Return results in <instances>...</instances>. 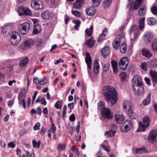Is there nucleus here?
Returning <instances> with one entry per match:
<instances>
[{
  "instance_id": "f257e3e1",
  "label": "nucleus",
  "mask_w": 157,
  "mask_h": 157,
  "mask_svg": "<svg viewBox=\"0 0 157 157\" xmlns=\"http://www.w3.org/2000/svg\"><path fill=\"white\" fill-rule=\"evenodd\" d=\"M103 92L105 100L111 105L115 104L117 100V92L114 87L107 86L103 88Z\"/></svg>"
},
{
  "instance_id": "f03ea898",
  "label": "nucleus",
  "mask_w": 157,
  "mask_h": 157,
  "mask_svg": "<svg viewBox=\"0 0 157 157\" xmlns=\"http://www.w3.org/2000/svg\"><path fill=\"white\" fill-rule=\"evenodd\" d=\"M132 86L134 90L136 91L138 95H142L144 92V88L142 79L138 75L135 76L133 78Z\"/></svg>"
},
{
  "instance_id": "7ed1b4c3",
  "label": "nucleus",
  "mask_w": 157,
  "mask_h": 157,
  "mask_svg": "<svg viewBox=\"0 0 157 157\" xmlns=\"http://www.w3.org/2000/svg\"><path fill=\"white\" fill-rule=\"evenodd\" d=\"M19 32L22 35H25L28 33L31 29L30 23L28 22H25L20 24L18 27Z\"/></svg>"
},
{
  "instance_id": "20e7f679",
  "label": "nucleus",
  "mask_w": 157,
  "mask_h": 157,
  "mask_svg": "<svg viewBox=\"0 0 157 157\" xmlns=\"http://www.w3.org/2000/svg\"><path fill=\"white\" fill-rule=\"evenodd\" d=\"M150 122V118L146 116L143 118V122H140L139 123V128L140 131H144L145 129L148 127Z\"/></svg>"
},
{
  "instance_id": "39448f33",
  "label": "nucleus",
  "mask_w": 157,
  "mask_h": 157,
  "mask_svg": "<svg viewBox=\"0 0 157 157\" xmlns=\"http://www.w3.org/2000/svg\"><path fill=\"white\" fill-rule=\"evenodd\" d=\"M21 40V37L19 33L15 31H13L10 40L12 44L16 45L19 43Z\"/></svg>"
},
{
  "instance_id": "423d86ee",
  "label": "nucleus",
  "mask_w": 157,
  "mask_h": 157,
  "mask_svg": "<svg viewBox=\"0 0 157 157\" xmlns=\"http://www.w3.org/2000/svg\"><path fill=\"white\" fill-rule=\"evenodd\" d=\"M128 64V59L127 57H124L121 59L118 62L120 68L122 70L126 69Z\"/></svg>"
},
{
  "instance_id": "0eeeda50",
  "label": "nucleus",
  "mask_w": 157,
  "mask_h": 157,
  "mask_svg": "<svg viewBox=\"0 0 157 157\" xmlns=\"http://www.w3.org/2000/svg\"><path fill=\"white\" fill-rule=\"evenodd\" d=\"M13 26L11 24L8 23L5 24L2 28V32L5 36H8L10 34L11 29Z\"/></svg>"
},
{
  "instance_id": "6e6552de",
  "label": "nucleus",
  "mask_w": 157,
  "mask_h": 157,
  "mask_svg": "<svg viewBox=\"0 0 157 157\" xmlns=\"http://www.w3.org/2000/svg\"><path fill=\"white\" fill-rule=\"evenodd\" d=\"M130 35L132 39L137 37L139 35V31L137 27L136 26H132L130 29Z\"/></svg>"
},
{
  "instance_id": "1a4fd4ad",
  "label": "nucleus",
  "mask_w": 157,
  "mask_h": 157,
  "mask_svg": "<svg viewBox=\"0 0 157 157\" xmlns=\"http://www.w3.org/2000/svg\"><path fill=\"white\" fill-rule=\"evenodd\" d=\"M101 115L103 117L108 119H111L113 117L110 110L106 108H102Z\"/></svg>"
},
{
  "instance_id": "9d476101",
  "label": "nucleus",
  "mask_w": 157,
  "mask_h": 157,
  "mask_svg": "<svg viewBox=\"0 0 157 157\" xmlns=\"http://www.w3.org/2000/svg\"><path fill=\"white\" fill-rule=\"evenodd\" d=\"M31 5L36 10L42 9L43 8V4L42 2L35 0L32 1Z\"/></svg>"
},
{
  "instance_id": "9b49d317",
  "label": "nucleus",
  "mask_w": 157,
  "mask_h": 157,
  "mask_svg": "<svg viewBox=\"0 0 157 157\" xmlns=\"http://www.w3.org/2000/svg\"><path fill=\"white\" fill-rule=\"evenodd\" d=\"M25 94L24 93L20 92L18 97L19 104L22 105L24 109L25 108Z\"/></svg>"
},
{
  "instance_id": "f8f14e48",
  "label": "nucleus",
  "mask_w": 157,
  "mask_h": 157,
  "mask_svg": "<svg viewBox=\"0 0 157 157\" xmlns=\"http://www.w3.org/2000/svg\"><path fill=\"white\" fill-rule=\"evenodd\" d=\"M157 135V131L152 130L150 132L148 137V140L151 143H153L155 140Z\"/></svg>"
},
{
  "instance_id": "ddd939ff",
  "label": "nucleus",
  "mask_w": 157,
  "mask_h": 157,
  "mask_svg": "<svg viewBox=\"0 0 157 157\" xmlns=\"http://www.w3.org/2000/svg\"><path fill=\"white\" fill-rule=\"evenodd\" d=\"M85 60L88 68L89 70H91V69L92 59L90 53L88 52L86 53Z\"/></svg>"
},
{
  "instance_id": "4468645a",
  "label": "nucleus",
  "mask_w": 157,
  "mask_h": 157,
  "mask_svg": "<svg viewBox=\"0 0 157 157\" xmlns=\"http://www.w3.org/2000/svg\"><path fill=\"white\" fill-rule=\"evenodd\" d=\"M153 35L152 33H146L144 36V39L146 43H150L153 38Z\"/></svg>"
},
{
  "instance_id": "2eb2a0df",
  "label": "nucleus",
  "mask_w": 157,
  "mask_h": 157,
  "mask_svg": "<svg viewBox=\"0 0 157 157\" xmlns=\"http://www.w3.org/2000/svg\"><path fill=\"white\" fill-rule=\"evenodd\" d=\"M125 27L124 25H122L120 27L119 29V30L117 31V37H119L121 39H123L124 38L125 36V33L124 32L123 30Z\"/></svg>"
},
{
  "instance_id": "dca6fc26",
  "label": "nucleus",
  "mask_w": 157,
  "mask_h": 157,
  "mask_svg": "<svg viewBox=\"0 0 157 157\" xmlns=\"http://www.w3.org/2000/svg\"><path fill=\"white\" fill-rule=\"evenodd\" d=\"M119 37H116L113 41L112 44L113 48L116 49H118L120 44L121 40Z\"/></svg>"
},
{
  "instance_id": "f3484780",
  "label": "nucleus",
  "mask_w": 157,
  "mask_h": 157,
  "mask_svg": "<svg viewBox=\"0 0 157 157\" xmlns=\"http://www.w3.org/2000/svg\"><path fill=\"white\" fill-rule=\"evenodd\" d=\"M53 14L48 11H45L41 14L42 18L44 19H50L52 18Z\"/></svg>"
},
{
  "instance_id": "a211bd4d",
  "label": "nucleus",
  "mask_w": 157,
  "mask_h": 157,
  "mask_svg": "<svg viewBox=\"0 0 157 157\" xmlns=\"http://www.w3.org/2000/svg\"><path fill=\"white\" fill-rule=\"evenodd\" d=\"M110 51L109 47H105L102 49L101 51V53L104 57L106 58V56H109L110 54Z\"/></svg>"
},
{
  "instance_id": "6ab92c4d",
  "label": "nucleus",
  "mask_w": 157,
  "mask_h": 157,
  "mask_svg": "<svg viewBox=\"0 0 157 157\" xmlns=\"http://www.w3.org/2000/svg\"><path fill=\"white\" fill-rule=\"evenodd\" d=\"M108 33L107 29L105 28L103 31L102 33L100 34L98 37L97 41L101 42L105 39V36Z\"/></svg>"
},
{
  "instance_id": "aec40b11",
  "label": "nucleus",
  "mask_w": 157,
  "mask_h": 157,
  "mask_svg": "<svg viewBox=\"0 0 157 157\" xmlns=\"http://www.w3.org/2000/svg\"><path fill=\"white\" fill-rule=\"evenodd\" d=\"M41 30V28L39 25L37 23H34L33 30V34H36L39 33Z\"/></svg>"
},
{
  "instance_id": "412c9836",
  "label": "nucleus",
  "mask_w": 157,
  "mask_h": 157,
  "mask_svg": "<svg viewBox=\"0 0 157 157\" xmlns=\"http://www.w3.org/2000/svg\"><path fill=\"white\" fill-rule=\"evenodd\" d=\"M34 43V41L32 39H28L24 43V47L25 49L29 48Z\"/></svg>"
},
{
  "instance_id": "4be33fe9",
  "label": "nucleus",
  "mask_w": 157,
  "mask_h": 157,
  "mask_svg": "<svg viewBox=\"0 0 157 157\" xmlns=\"http://www.w3.org/2000/svg\"><path fill=\"white\" fill-rule=\"evenodd\" d=\"M94 7L93 6L88 8L86 10V13L88 15L91 16L95 13L96 10Z\"/></svg>"
},
{
  "instance_id": "5701e85b",
  "label": "nucleus",
  "mask_w": 157,
  "mask_h": 157,
  "mask_svg": "<svg viewBox=\"0 0 157 157\" xmlns=\"http://www.w3.org/2000/svg\"><path fill=\"white\" fill-rule=\"evenodd\" d=\"M142 53L143 55L147 58L150 57L152 55L150 52L147 49L144 48L142 50Z\"/></svg>"
},
{
  "instance_id": "b1692460",
  "label": "nucleus",
  "mask_w": 157,
  "mask_h": 157,
  "mask_svg": "<svg viewBox=\"0 0 157 157\" xmlns=\"http://www.w3.org/2000/svg\"><path fill=\"white\" fill-rule=\"evenodd\" d=\"M116 122L119 124L122 123L124 121V118L120 115H116L115 117Z\"/></svg>"
},
{
  "instance_id": "393cba45",
  "label": "nucleus",
  "mask_w": 157,
  "mask_h": 157,
  "mask_svg": "<svg viewBox=\"0 0 157 157\" xmlns=\"http://www.w3.org/2000/svg\"><path fill=\"white\" fill-rule=\"evenodd\" d=\"M113 72L114 73H117L118 71L117 66V62L116 61L113 60L111 62Z\"/></svg>"
},
{
  "instance_id": "a878e982",
  "label": "nucleus",
  "mask_w": 157,
  "mask_h": 157,
  "mask_svg": "<svg viewBox=\"0 0 157 157\" xmlns=\"http://www.w3.org/2000/svg\"><path fill=\"white\" fill-rule=\"evenodd\" d=\"M145 18V17H143L139 19V29L141 31L143 30L144 28V21Z\"/></svg>"
},
{
  "instance_id": "bb28decb",
  "label": "nucleus",
  "mask_w": 157,
  "mask_h": 157,
  "mask_svg": "<svg viewBox=\"0 0 157 157\" xmlns=\"http://www.w3.org/2000/svg\"><path fill=\"white\" fill-rule=\"evenodd\" d=\"M144 0H136L133 7V9H137L142 4Z\"/></svg>"
},
{
  "instance_id": "cd10ccee",
  "label": "nucleus",
  "mask_w": 157,
  "mask_h": 157,
  "mask_svg": "<svg viewBox=\"0 0 157 157\" xmlns=\"http://www.w3.org/2000/svg\"><path fill=\"white\" fill-rule=\"evenodd\" d=\"M127 50V45L125 42H123L121 44L120 48V51L122 53H125Z\"/></svg>"
},
{
  "instance_id": "c85d7f7f",
  "label": "nucleus",
  "mask_w": 157,
  "mask_h": 157,
  "mask_svg": "<svg viewBox=\"0 0 157 157\" xmlns=\"http://www.w3.org/2000/svg\"><path fill=\"white\" fill-rule=\"evenodd\" d=\"M150 74L152 77L153 81L156 83L157 82V72L155 70H151Z\"/></svg>"
},
{
  "instance_id": "c756f323",
  "label": "nucleus",
  "mask_w": 157,
  "mask_h": 157,
  "mask_svg": "<svg viewBox=\"0 0 157 157\" xmlns=\"http://www.w3.org/2000/svg\"><path fill=\"white\" fill-rule=\"evenodd\" d=\"M95 42V41L94 39L91 37L90 39L86 40L85 44L88 47L91 48L93 46Z\"/></svg>"
},
{
  "instance_id": "7c9ffc66",
  "label": "nucleus",
  "mask_w": 157,
  "mask_h": 157,
  "mask_svg": "<svg viewBox=\"0 0 157 157\" xmlns=\"http://www.w3.org/2000/svg\"><path fill=\"white\" fill-rule=\"evenodd\" d=\"M146 8L144 6L139 9L138 12L140 16H143L146 14Z\"/></svg>"
},
{
  "instance_id": "2f4dec72",
  "label": "nucleus",
  "mask_w": 157,
  "mask_h": 157,
  "mask_svg": "<svg viewBox=\"0 0 157 157\" xmlns=\"http://www.w3.org/2000/svg\"><path fill=\"white\" fill-rule=\"evenodd\" d=\"M98 61L96 60L94 63V71L95 74H97L99 72V66L98 64Z\"/></svg>"
},
{
  "instance_id": "473e14b6",
  "label": "nucleus",
  "mask_w": 157,
  "mask_h": 157,
  "mask_svg": "<svg viewBox=\"0 0 157 157\" xmlns=\"http://www.w3.org/2000/svg\"><path fill=\"white\" fill-rule=\"evenodd\" d=\"M28 58L22 59L20 62V65L21 67H23L27 65L28 63Z\"/></svg>"
},
{
  "instance_id": "72a5a7b5",
  "label": "nucleus",
  "mask_w": 157,
  "mask_h": 157,
  "mask_svg": "<svg viewBox=\"0 0 157 157\" xmlns=\"http://www.w3.org/2000/svg\"><path fill=\"white\" fill-rule=\"evenodd\" d=\"M128 114L129 117L132 119H135L136 117V114L131 109H129Z\"/></svg>"
},
{
  "instance_id": "f704fd0d",
  "label": "nucleus",
  "mask_w": 157,
  "mask_h": 157,
  "mask_svg": "<svg viewBox=\"0 0 157 157\" xmlns=\"http://www.w3.org/2000/svg\"><path fill=\"white\" fill-rule=\"evenodd\" d=\"M151 94L149 93L146 98L143 101V104L144 105H146L149 104L151 99Z\"/></svg>"
},
{
  "instance_id": "c9c22d12",
  "label": "nucleus",
  "mask_w": 157,
  "mask_h": 157,
  "mask_svg": "<svg viewBox=\"0 0 157 157\" xmlns=\"http://www.w3.org/2000/svg\"><path fill=\"white\" fill-rule=\"evenodd\" d=\"M151 47L154 51L157 52V38L155 39L152 42Z\"/></svg>"
},
{
  "instance_id": "e433bc0d",
  "label": "nucleus",
  "mask_w": 157,
  "mask_h": 157,
  "mask_svg": "<svg viewBox=\"0 0 157 157\" xmlns=\"http://www.w3.org/2000/svg\"><path fill=\"white\" fill-rule=\"evenodd\" d=\"M25 8L23 6L19 7L17 11L20 16L24 15Z\"/></svg>"
},
{
  "instance_id": "4c0bfd02",
  "label": "nucleus",
  "mask_w": 157,
  "mask_h": 157,
  "mask_svg": "<svg viewBox=\"0 0 157 157\" xmlns=\"http://www.w3.org/2000/svg\"><path fill=\"white\" fill-rule=\"evenodd\" d=\"M156 23L155 19L153 17H149L147 20V23L150 25H154Z\"/></svg>"
},
{
  "instance_id": "58836bf2",
  "label": "nucleus",
  "mask_w": 157,
  "mask_h": 157,
  "mask_svg": "<svg viewBox=\"0 0 157 157\" xmlns=\"http://www.w3.org/2000/svg\"><path fill=\"white\" fill-rule=\"evenodd\" d=\"M93 30L92 26H90V28H87L85 30V33L86 35L89 36H91Z\"/></svg>"
},
{
  "instance_id": "ea45409f",
  "label": "nucleus",
  "mask_w": 157,
  "mask_h": 157,
  "mask_svg": "<svg viewBox=\"0 0 157 157\" xmlns=\"http://www.w3.org/2000/svg\"><path fill=\"white\" fill-rule=\"evenodd\" d=\"M136 152L137 153L142 154L143 153H147L148 152L144 147H142L137 149L136 150Z\"/></svg>"
},
{
  "instance_id": "a19ab883",
  "label": "nucleus",
  "mask_w": 157,
  "mask_h": 157,
  "mask_svg": "<svg viewBox=\"0 0 157 157\" xmlns=\"http://www.w3.org/2000/svg\"><path fill=\"white\" fill-rule=\"evenodd\" d=\"M123 107L124 109H127L128 111L129 109H131V106L130 103L127 101L123 103Z\"/></svg>"
},
{
  "instance_id": "79ce46f5",
  "label": "nucleus",
  "mask_w": 157,
  "mask_h": 157,
  "mask_svg": "<svg viewBox=\"0 0 157 157\" xmlns=\"http://www.w3.org/2000/svg\"><path fill=\"white\" fill-rule=\"evenodd\" d=\"M33 146L34 148H39L40 145V141L39 140L37 142L34 140H33L32 141Z\"/></svg>"
},
{
  "instance_id": "37998d69",
  "label": "nucleus",
  "mask_w": 157,
  "mask_h": 157,
  "mask_svg": "<svg viewBox=\"0 0 157 157\" xmlns=\"http://www.w3.org/2000/svg\"><path fill=\"white\" fill-rule=\"evenodd\" d=\"M130 127L127 124L124 126H122L121 127V131L123 132H126L130 129Z\"/></svg>"
},
{
  "instance_id": "c03bdc74",
  "label": "nucleus",
  "mask_w": 157,
  "mask_h": 157,
  "mask_svg": "<svg viewBox=\"0 0 157 157\" xmlns=\"http://www.w3.org/2000/svg\"><path fill=\"white\" fill-rule=\"evenodd\" d=\"M34 43H35L36 46L38 47L42 46L43 44L42 40L40 38H37L36 41H34Z\"/></svg>"
},
{
  "instance_id": "a18cd8bd",
  "label": "nucleus",
  "mask_w": 157,
  "mask_h": 157,
  "mask_svg": "<svg viewBox=\"0 0 157 157\" xmlns=\"http://www.w3.org/2000/svg\"><path fill=\"white\" fill-rule=\"evenodd\" d=\"M62 100L58 101L55 104V107L57 109H61L62 106Z\"/></svg>"
},
{
  "instance_id": "49530a36",
  "label": "nucleus",
  "mask_w": 157,
  "mask_h": 157,
  "mask_svg": "<svg viewBox=\"0 0 157 157\" xmlns=\"http://www.w3.org/2000/svg\"><path fill=\"white\" fill-rule=\"evenodd\" d=\"M115 133V131H110L109 132H107L105 133V135L107 137H112L114 136Z\"/></svg>"
},
{
  "instance_id": "de8ad7c7",
  "label": "nucleus",
  "mask_w": 157,
  "mask_h": 157,
  "mask_svg": "<svg viewBox=\"0 0 157 157\" xmlns=\"http://www.w3.org/2000/svg\"><path fill=\"white\" fill-rule=\"evenodd\" d=\"M101 0H92V3L94 6H98Z\"/></svg>"
},
{
  "instance_id": "09e8293b",
  "label": "nucleus",
  "mask_w": 157,
  "mask_h": 157,
  "mask_svg": "<svg viewBox=\"0 0 157 157\" xmlns=\"http://www.w3.org/2000/svg\"><path fill=\"white\" fill-rule=\"evenodd\" d=\"M151 67L152 68H154L157 66V59H155L152 60L150 63Z\"/></svg>"
},
{
  "instance_id": "8fccbe9b",
  "label": "nucleus",
  "mask_w": 157,
  "mask_h": 157,
  "mask_svg": "<svg viewBox=\"0 0 157 157\" xmlns=\"http://www.w3.org/2000/svg\"><path fill=\"white\" fill-rule=\"evenodd\" d=\"M24 13V15L31 16L32 15L31 11L29 9V8L27 7L25 8Z\"/></svg>"
},
{
  "instance_id": "3c124183",
  "label": "nucleus",
  "mask_w": 157,
  "mask_h": 157,
  "mask_svg": "<svg viewBox=\"0 0 157 157\" xmlns=\"http://www.w3.org/2000/svg\"><path fill=\"white\" fill-rule=\"evenodd\" d=\"M82 4L76 1L73 4L74 7L76 9H79L81 8Z\"/></svg>"
},
{
  "instance_id": "603ef678",
  "label": "nucleus",
  "mask_w": 157,
  "mask_h": 157,
  "mask_svg": "<svg viewBox=\"0 0 157 157\" xmlns=\"http://www.w3.org/2000/svg\"><path fill=\"white\" fill-rule=\"evenodd\" d=\"M105 103L102 101H100L98 103V109H101L102 110V108H105Z\"/></svg>"
},
{
  "instance_id": "864d4df0",
  "label": "nucleus",
  "mask_w": 157,
  "mask_h": 157,
  "mask_svg": "<svg viewBox=\"0 0 157 157\" xmlns=\"http://www.w3.org/2000/svg\"><path fill=\"white\" fill-rule=\"evenodd\" d=\"M112 0H106L104 3V6L105 8L109 6Z\"/></svg>"
},
{
  "instance_id": "5fc2aeb1",
  "label": "nucleus",
  "mask_w": 157,
  "mask_h": 157,
  "mask_svg": "<svg viewBox=\"0 0 157 157\" xmlns=\"http://www.w3.org/2000/svg\"><path fill=\"white\" fill-rule=\"evenodd\" d=\"M47 82V80L46 77L44 76L43 79L39 80V83L41 85H43L46 83Z\"/></svg>"
},
{
  "instance_id": "6e6d98bb",
  "label": "nucleus",
  "mask_w": 157,
  "mask_h": 157,
  "mask_svg": "<svg viewBox=\"0 0 157 157\" xmlns=\"http://www.w3.org/2000/svg\"><path fill=\"white\" fill-rule=\"evenodd\" d=\"M71 12L73 15L78 17H80L81 15L80 13L77 10H72Z\"/></svg>"
},
{
  "instance_id": "4d7b16f0",
  "label": "nucleus",
  "mask_w": 157,
  "mask_h": 157,
  "mask_svg": "<svg viewBox=\"0 0 157 157\" xmlns=\"http://www.w3.org/2000/svg\"><path fill=\"white\" fill-rule=\"evenodd\" d=\"M66 145L64 144H60L59 145L58 149L59 151H60L65 149Z\"/></svg>"
},
{
  "instance_id": "13d9d810",
  "label": "nucleus",
  "mask_w": 157,
  "mask_h": 157,
  "mask_svg": "<svg viewBox=\"0 0 157 157\" xmlns=\"http://www.w3.org/2000/svg\"><path fill=\"white\" fill-rule=\"evenodd\" d=\"M109 66L110 64L109 63H107L104 65L103 66V71L105 72L107 71L109 69Z\"/></svg>"
},
{
  "instance_id": "bf43d9fd",
  "label": "nucleus",
  "mask_w": 157,
  "mask_h": 157,
  "mask_svg": "<svg viewBox=\"0 0 157 157\" xmlns=\"http://www.w3.org/2000/svg\"><path fill=\"white\" fill-rule=\"evenodd\" d=\"M141 67L144 71H147V63L145 62L142 63L141 65Z\"/></svg>"
},
{
  "instance_id": "052dcab7",
  "label": "nucleus",
  "mask_w": 157,
  "mask_h": 157,
  "mask_svg": "<svg viewBox=\"0 0 157 157\" xmlns=\"http://www.w3.org/2000/svg\"><path fill=\"white\" fill-rule=\"evenodd\" d=\"M151 11L152 13L155 14H157V6H153L151 8Z\"/></svg>"
},
{
  "instance_id": "680f3d73",
  "label": "nucleus",
  "mask_w": 157,
  "mask_h": 157,
  "mask_svg": "<svg viewBox=\"0 0 157 157\" xmlns=\"http://www.w3.org/2000/svg\"><path fill=\"white\" fill-rule=\"evenodd\" d=\"M74 22L75 24H76V25L74 26L75 28L76 29H78V28L79 27L80 24V21L78 20H75Z\"/></svg>"
},
{
  "instance_id": "e2e57ef3",
  "label": "nucleus",
  "mask_w": 157,
  "mask_h": 157,
  "mask_svg": "<svg viewBox=\"0 0 157 157\" xmlns=\"http://www.w3.org/2000/svg\"><path fill=\"white\" fill-rule=\"evenodd\" d=\"M40 126V123L39 122L37 123L34 126V129L35 130H39L40 128L39 127Z\"/></svg>"
},
{
  "instance_id": "0e129e2a",
  "label": "nucleus",
  "mask_w": 157,
  "mask_h": 157,
  "mask_svg": "<svg viewBox=\"0 0 157 157\" xmlns=\"http://www.w3.org/2000/svg\"><path fill=\"white\" fill-rule=\"evenodd\" d=\"M121 76L122 79H124L127 76V74L125 72H122L120 74Z\"/></svg>"
},
{
  "instance_id": "69168bd1",
  "label": "nucleus",
  "mask_w": 157,
  "mask_h": 157,
  "mask_svg": "<svg viewBox=\"0 0 157 157\" xmlns=\"http://www.w3.org/2000/svg\"><path fill=\"white\" fill-rule=\"evenodd\" d=\"M56 127L55 126L54 124H52V126L51 128V129L52 130V133H54L56 130Z\"/></svg>"
},
{
  "instance_id": "338daca9",
  "label": "nucleus",
  "mask_w": 157,
  "mask_h": 157,
  "mask_svg": "<svg viewBox=\"0 0 157 157\" xmlns=\"http://www.w3.org/2000/svg\"><path fill=\"white\" fill-rule=\"evenodd\" d=\"M15 144L13 142L9 143L8 144V146L9 147H11L12 148H14L15 146Z\"/></svg>"
},
{
  "instance_id": "774afa93",
  "label": "nucleus",
  "mask_w": 157,
  "mask_h": 157,
  "mask_svg": "<svg viewBox=\"0 0 157 157\" xmlns=\"http://www.w3.org/2000/svg\"><path fill=\"white\" fill-rule=\"evenodd\" d=\"M75 117L74 114H71L69 117L70 120L72 121H74L75 120Z\"/></svg>"
}]
</instances>
